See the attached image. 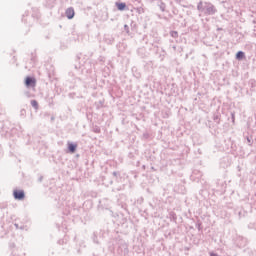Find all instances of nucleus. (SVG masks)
<instances>
[{"mask_svg": "<svg viewBox=\"0 0 256 256\" xmlns=\"http://www.w3.org/2000/svg\"><path fill=\"white\" fill-rule=\"evenodd\" d=\"M197 10L200 13H203V15H205V17H209V16L215 15L217 13V7H215V5H213V3H211V2L200 1L197 4Z\"/></svg>", "mask_w": 256, "mask_h": 256, "instance_id": "nucleus-1", "label": "nucleus"}, {"mask_svg": "<svg viewBox=\"0 0 256 256\" xmlns=\"http://www.w3.org/2000/svg\"><path fill=\"white\" fill-rule=\"evenodd\" d=\"M13 197L16 201H23L25 199V191L24 190H14Z\"/></svg>", "mask_w": 256, "mask_h": 256, "instance_id": "nucleus-2", "label": "nucleus"}, {"mask_svg": "<svg viewBox=\"0 0 256 256\" xmlns=\"http://www.w3.org/2000/svg\"><path fill=\"white\" fill-rule=\"evenodd\" d=\"M37 81L35 80V78L28 76L25 79V85L26 87H35Z\"/></svg>", "mask_w": 256, "mask_h": 256, "instance_id": "nucleus-3", "label": "nucleus"}, {"mask_svg": "<svg viewBox=\"0 0 256 256\" xmlns=\"http://www.w3.org/2000/svg\"><path fill=\"white\" fill-rule=\"evenodd\" d=\"M65 15L67 19H73V17H75V9H73V7L68 8L65 12Z\"/></svg>", "mask_w": 256, "mask_h": 256, "instance_id": "nucleus-4", "label": "nucleus"}, {"mask_svg": "<svg viewBox=\"0 0 256 256\" xmlns=\"http://www.w3.org/2000/svg\"><path fill=\"white\" fill-rule=\"evenodd\" d=\"M68 151L69 153H75V151H77V144L73 142H68Z\"/></svg>", "mask_w": 256, "mask_h": 256, "instance_id": "nucleus-5", "label": "nucleus"}, {"mask_svg": "<svg viewBox=\"0 0 256 256\" xmlns=\"http://www.w3.org/2000/svg\"><path fill=\"white\" fill-rule=\"evenodd\" d=\"M116 7L118 11H125L127 9V4L125 2H116Z\"/></svg>", "mask_w": 256, "mask_h": 256, "instance_id": "nucleus-6", "label": "nucleus"}, {"mask_svg": "<svg viewBox=\"0 0 256 256\" xmlns=\"http://www.w3.org/2000/svg\"><path fill=\"white\" fill-rule=\"evenodd\" d=\"M236 59H237L238 61H243V59H245V52H243V51H238V52L236 53Z\"/></svg>", "mask_w": 256, "mask_h": 256, "instance_id": "nucleus-7", "label": "nucleus"}, {"mask_svg": "<svg viewBox=\"0 0 256 256\" xmlns=\"http://www.w3.org/2000/svg\"><path fill=\"white\" fill-rule=\"evenodd\" d=\"M31 105L34 109H39V102L37 100H31Z\"/></svg>", "mask_w": 256, "mask_h": 256, "instance_id": "nucleus-8", "label": "nucleus"}, {"mask_svg": "<svg viewBox=\"0 0 256 256\" xmlns=\"http://www.w3.org/2000/svg\"><path fill=\"white\" fill-rule=\"evenodd\" d=\"M171 37H173V39H177V37H179V32L177 31H171L170 32Z\"/></svg>", "mask_w": 256, "mask_h": 256, "instance_id": "nucleus-9", "label": "nucleus"}, {"mask_svg": "<svg viewBox=\"0 0 256 256\" xmlns=\"http://www.w3.org/2000/svg\"><path fill=\"white\" fill-rule=\"evenodd\" d=\"M19 229L20 231H29V226L25 224H21Z\"/></svg>", "mask_w": 256, "mask_h": 256, "instance_id": "nucleus-10", "label": "nucleus"}, {"mask_svg": "<svg viewBox=\"0 0 256 256\" xmlns=\"http://www.w3.org/2000/svg\"><path fill=\"white\" fill-rule=\"evenodd\" d=\"M159 7L162 12H165V3L161 2Z\"/></svg>", "mask_w": 256, "mask_h": 256, "instance_id": "nucleus-11", "label": "nucleus"}, {"mask_svg": "<svg viewBox=\"0 0 256 256\" xmlns=\"http://www.w3.org/2000/svg\"><path fill=\"white\" fill-rule=\"evenodd\" d=\"M247 143L248 145L251 147V145H253V140L251 139V137H247Z\"/></svg>", "mask_w": 256, "mask_h": 256, "instance_id": "nucleus-12", "label": "nucleus"}, {"mask_svg": "<svg viewBox=\"0 0 256 256\" xmlns=\"http://www.w3.org/2000/svg\"><path fill=\"white\" fill-rule=\"evenodd\" d=\"M137 13H139V15H141V13H145V10L143 8H137L136 9Z\"/></svg>", "mask_w": 256, "mask_h": 256, "instance_id": "nucleus-13", "label": "nucleus"}, {"mask_svg": "<svg viewBox=\"0 0 256 256\" xmlns=\"http://www.w3.org/2000/svg\"><path fill=\"white\" fill-rule=\"evenodd\" d=\"M26 113H27V111L25 109L20 110L21 117H25Z\"/></svg>", "mask_w": 256, "mask_h": 256, "instance_id": "nucleus-14", "label": "nucleus"}, {"mask_svg": "<svg viewBox=\"0 0 256 256\" xmlns=\"http://www.w3.org/2000/svg\"><path fill=\"white\" fill-rule=\"evenodd\" d=\"M124 31L126 33H129V25H127V24L124 25Z\"/></svg>", "mask_w": 256, "mask_h": 256, "instance_id": "nucleus-15", "label": "nucleus"}, {"mask_svg": "<svg viewBox=\"0 0 256 256\" xmlns=\"http://www.w3.org/2000/svg\"><path fill=\"white\" fill-rule=\"evenodd\" d=\"M231 117H232V123H235V113H231Z\"/></svg>", "mask_w": 256, "mask_h": 256, "instance_id": "nucleus-16", "label": "nucleus"}, {"mask_svg": "<svg viewBox=\"0 0 256 256\" xmlns=\"http://www.w3.org/2000/svg\"><path fill=\"white\" fill-rule=\"evenodd\" d=\"M14 226L16 229H20V225L18 223H15Z\"/></svg>", "mask_w": 256, "mask_h": 256, "instance_id": "nucleus-17", "label": "nucleus"}, {"mask_svg": "<svg viewBox=\"0 0 256 256\" xmlns=\"http://www.w3.org/2000/svg\"><path fill=\"white\" fill-rule=\"evenodd\" d=\"M119 175V172H113V176L117 177Z\"/></svg>", "mask_w": 256, "mask_h": 256, "instance_id": "nucleus-18", "label": "nucleus"}, {"mask_svg": "<svg viewBox=\"0 0 256 256\" xmlns=\"http://www.w3.org/2000/svg\"><path fill=\"white\" fill-rule=\"evenodd\" d=\"M219 119V116H214V121H217Z\"/></svg>", "mask_w": 256, "mask_h": 256, "instance_id": "nucleus-19", "label": "nucleus"}, {"mask_svg": "<svg viewBox=\"0 0 256 256\" xmlns=\"http://www.w3.org/2000/svg\"><path fill=\"white\" fill-rule=\"evenodd\" d=\"M94 131L95 133H99V128H96Z\"/></svg>", "mask_w": 256, "mask_h": 256, "instance_id": "nucleus-20", "label": "nucleus"}, {"mask_svg": "<svg viewBox=\"0 0 256 256\" xmlns=\"http://www.w3.org/2000/svg\"><path fill=\"white\" fill-rule=\"evenodd\" d=\"M39 181H43V177H40Z\"/></svg>", "mask_w": 256, "mask_h": 256, "instance_id": "nucleus-21", "label": "nucleus"}, {"mask_svg": "<svg viewBox=\"0 0 256 256\" xmlns=\"http://www.w3.org/2000/svg\"><path fill=\"white\" fill-rule=\"evenodd\" d=\"M173 49H174V51H175V49H177V47H176V46H173Z\"/></svg>", "mask_w": 256, "mask_h": 256, "instance_id": "nucleus-22", "label": "nucleus"}, {"mask_svg": "<svg viewBox=\"0 0 256 256\" xmlns=\"http://www.w3.org/2000/svg\"><path fill=\"white\" fill-rule=\"evenodd\" d=\"M222 29L221 28H218L217 31H221Z\"/></svg>", "mask_w": 256, "mask_h": 256, "instance_id": "nucleus-23", "label": "nucleus"}]
</instances>
